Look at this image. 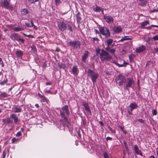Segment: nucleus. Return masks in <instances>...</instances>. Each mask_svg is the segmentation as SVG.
I'll return each instance as SVG.
<instances>
[{"label":"nucleus","instance_id":"1","mask_svg":"<svg viewBox=\"0 0 158 158\" xmlns=\"http://www.w3.org/2000/svg\"><path fill=\"white\" fill-rule=\"evenodd\" d=\"M61 109L62 110H60L61 118L60 121L64 127H68V124L69 123L68 121L67 116H68L70 114L68 106L67 105H64Z\"/></svg>","mask_w":158,"mask_h":158},{"label":"nucleus","instance_id":"2","mask_svg":"<svg viewBox=\"0 0 158 158\" xmlns=\"http://www.w3.org/2000/svg\"><path fill=\"white\" fill-rule=\"evenodd\" d=\"M81 43L78 40H71L67 43V46L72 48L73 49L77 50L80 49Z\"/></svg>","mask_w":158,"mask_h":158},{"label":"nucleus","instance_id":"3","mask_svg":"<svg viewBox=\"0 0 158 158\" xmlns=\"http://www.w3.org/2000/svg\"><path fill=\"white\" fill-rule=\"evenodd\" d=\"M124 85V89L129 91V88H133L135 86V82L132 78L128 77L126 79Z\"/></svg>","mask_w":158,"mask_h":158},{"label":"nucleus","instance_id":"4","mask_svg":"<svg viewBox=\"0 0 158 158\" xmlns=\"http://www.w3.org/2000/svg\"><path fill=\"white\" fill-rule=\"evenodd\" d=\"M126 78L125 76L122 74H119L116 77L115 81L116 83L118 84V85L121 86L125 84L126 81Z\"/></svg>","mask_w":158,"mask_h":158},{"label":"nucleus","instance_id":"5","mask_svg":"<svg viewBox=\"0 0 158 158\" xmlns=\"http://www.w3.org/2000/svg\"><path fill=\"white\" fill-rule=\"evenodd\" d=\"M100 56L102 60H108L111 58V57L109 53L103 49L101 50L100 53Z\"/></svg>","mask_w":158,"mask_h":158},{"label":"nucleus","instance_id":"6","mask_svg":"<svg viewBox=\"0 0 158 158\" xmlns=\"http://www.w3.org/2000/svg\"><path fill=\"white\" fill-rule=\"evenodd\" d=\"M10 0H4L1 3V6L9 10L12 11L14 8L12 5L10 4Z\"/></svg>","mask_w":158,"mask_h":158},{"label":"nucleus","instance_id":"7","mask_svg":"<svg viewBox=\"0 0 158 158\" xmlns=\"http://www.w3.org/2000/svg\"><path fill=\"white\" fill-rule=\"evenodd\" d=\"M99 29L101 34L105 35L106 38H108L110 37V32L107 28L102 27H99Z\"/></svg>","mask_w":158,"mask_h":158},{"label":"nucleus","instance_id":"8","mask_svg":"<svg viewBox=\"0 0 158 158\" xmlns=\"http://www.w3.org/2000/svg\"><path fill=\"white\" fill-rule=\"evenodd\" d=\"M138 106L135 102L131 103L127 109V111L128 114L130 115H132V112L133 110L137 109Z\"/></svg>","mask_w":158,"mask_h":158},{"label":"nucleus","instance_id":"9","mask_svg":"<svg viewBox=\"0 0 158 158\" xmlns=\"http://www.w3.org/2000/svg\"><path fill=\"white\" fill-rule=\"evenodd\" d=\"M58 25L59 29L60 30L63 31L65 30L66 28V24L63 21L58 22Z\"/></svg>","mask_w":158,"mask_h":158},{"label":"nucleus","instance_id":"10","mask_svg":"<svg viewBox=\"0 0 158 158\" xmlns=\"http://www.w3.org/2000/svg\"><path fill=\"white\" fill-rule=\"evenodd\" d=\"M103 18L108 23L112 24L114 22V19L111 16H107L104 15Z\"/></svg>","mask_w":158,"mask_h":158},{"label":"nucleus","instance_id":"11","mask_svg":"<svg viewBox=\"0 0 158 158\" xmlns=\"http://www.w3.org/2000/svg\"><path fill=\"white\" fill-rule=\"evenodd\" d=\"M114 45V44H113L110 47L107 46L105 49L108 52H110L112 54H114L116 51V48H113Z\"/></svg>","mask_w":158,"mask_h":158},{"label":"nucleus","instance_id":"12","mask_svg":"<svg viewBox=\"0 0 158 158\" xmlns=\"http://www.w3.org/2000/svg\"><path fill=\"white\" fill-rule=\"evenodd\" d=\"M10 37L11 40H13L14 41L15 40H17V41H19V40L20 36L18 34L14 33L11 34Z\"/></svg>","mask_w":158,"mask_h":158},{"label":"nucleus","instance_id":"13","mask_svg":"<svg viewBox=\"0 0 158 158\" xmlns=\"http://www.w3.org/2000/svg\"><path fill=\"white\" fill-rule=\"evenodd\" d=\"M89 53L88 51H85V53H84L83 55L82 56V60L83 62H85L86 60L89 56Z\"/></svg>","mask_w":158,"mask_h":158},{"label":"nucleus","instance_id":"14","mask_svg":"<svg viewBox=\"0 0 158 158\" xmlns=\"http://www.w3.org/2000/svg\"><path fill=\"white\" fill-rule=\"evenodd\" d=\"M83 106L85 108V110L87 112V114L89 115H91V112L88 104L86 103H85L83 104Z\"/></svg>","mask_w":158,"mask_h":158},{"label":"nucleus","instance_id":"15","mask_svg":"<svg viewBox=\"0 0 158 158\" xmlns=\"http://www.w3.org/2000/svg\"><path fill=\"white\" fill-rule=\"evenodd\" d=\"M145 49L146 48L145 47L142 45L138 48H136L135 51L137 53H140L144 51Z\"/></svg>","mask_w":158,"mask_h":158},{"label":"nucleus","instance_id":"16","mask_svg":"<svg viewBox=\"0 0 158 158\" xmlns=\"http://www.w3.org/2000/svg\"><path fill=\"white\" fill-rule=\"evenodd\" d=\"M72 71L73 73L75 75H77L78 73V69L76 65L73 66L72 69Z\"/></svg>","mask_w":158,"mask_h":158},{"label":"nucleus","instance_id":"17","mask_svg":"<svg viewBox=\"0 0 158 158\" xmlns=\"http://www.w3.org/2000/svg\"><path fill=\"white\" fill-rule=\"evenodd\" d=\"M98 74L97 73H94L93 75H92L91 77H90L92 81L94 83L96 81V80L98 77Z\"/></svg>","mask_w":158,"mask_h":158},{"label":"nucleus","instance_id":"18","mask_svg":"<svg viewBox=\"0 0 158 158\" xmlns=\"http://www.w3.org/2000/svg\"><path fill=\"white\" fill-rule=\"evenodd\" d=\"M10 117L12 119H14V122L15 124H17L18 122V118L16 115L15 114H12L10 115Z\"/></svg>","mask_w":158,"mask_h":158},{"label":"nucleus","instance_id":"19","mask_svg":"<svg viewBox=\"0 0 158 158\" xmlns=\"http://www.w3.org/2000/svg\"><path fill=\"white\" fill-rule=\"evenodd\" d=\"M134 150L137 154L141 156H142V154L141 153V151L139 149L138 146L136 145H135Z\"/></svg>","mask_w":158,"mask_h":158},{"label":"nucleus","instance_id":"20","mask_svg":"<svg viewBox=\"0 0 158 158\" xmlns=\"http://www.w3.org/2000/svg\"><path fill=\"white\" fill-rule=\"evenodd\" d=\"M38 95L41 99V101L42 102H47V99L44 95L41 94L40 93L38 94Z\"/></svg>","mask_w":158,"mask_h":158},{"label":"nucleus","instance_id":"21","mask_svg":"<svg viewBox=\"0 0 158 158\" xmlns=\"http://www.w3.org/2000/svg\"><path fill=\"white\" fill-rule=\"evenodd\" d=\"M122 29L120 26L114 27V31L115 33H118L122 31Z\"/></svg>","mask_w":158,"mask_h":158},{"label":"nucleus","instance_id":"22","mask_svg":"<svg viewBox=\"0 0 158 158\" xmlns=\"http://www.w3.org/2000/svg\"><path fill=\"white\" fill-rule=\"evenodd\" d=\"M16 54L18 58H21L23 55V52L21 50H18L16 52Z\"/></svg>","mask_w":158,"mask_h":158},{"label":"nucleus","instance_id":"23","mask_svg":"<svg viewBox=\"0 0 158 158\" xmlns=\"http://www.w3.org/2000/svg\"><path fill=\"white\" fill-rule=\"evenodd\" d=\"M132 39L131 38H129L128 36H125L123 37L122 39L120 40H119L118 42H123L125 40H131Z\"/></svg>","mask_w":158,"mask_h":158},{"label":"nucleus","instance_id":"24","mask_svg":"<svg viewBox=\"0 0 158 158\" xmlns=\"http://www.w3.org/2000/svg\"><path fill=\"white\" fill-rule=\"evenodd\" d=\"M141 2L139 4V5L142 6H145L147 3V0H139Z\"/></svg>","mask_w":158,"mask_h":158},{"label":"nucleus","instance_id":"25","mask_svg":"<svg viewBox=\"0 0 158 158\" xmlns=\"http://www.w3.org/2000/svg\"><path fill=\"white\" fill-rule=\"evenodd\" d=\"M13 30L15 31H19L23 30V28L22 27L19 26L13 28Z\"/></svg>","mask_w":158,"mask_h":158},{"label":"nucleus","instance_id":"26","mask_svg":"<svg viewBox=\"0 0 158 158\" xmlns=\"http://www.w3.org/2000/svg\"><path fill=\"white\" fill-rule=\"evenodd\" d=\"M81 14L80 12H78L76 15L77 18V20L78 23H80L81 22V18L80 17Z\"/></svg>","mask_w":158,"mask_h":158},{"label":"nucleus","instance_id":"27","mask_svg":"<svg viewBox=\"0 0 158 158\" xmlns=\"http://www.w3.org/2000/svg\"><path fill=\"white\" fill-rule=\"evenodd\" d=\"M113 42V40L112 39H108L106 41L107 46H110Z\"/></svg>","mask_w":158,"mask_h":158},{"label":"nucleus","instance_id":"28","mask_svg":"<svg viewBox=\"0 0 158 158\" xmlns=\"http://www.w3.org/2000/svg\"><path fill=\"white\" fill-rule=\"evenodd\" d=\"M21 14L23 15H27L28 14L27 10L26 9H23L21 10Z\"/></svg>","mask_w":158,"mask_h":158},{"label":"nucleus","instance_id":"29","mask_svg":"<svg viewBox=\"0 0 158 158\" xmlns=\"http://www.w3.org/2000/svg\"><path fill=\"white\" fill-rule=\"evenodd\" d=\"M149 24V23L148 21H146L144 22H143L141 24V28H144L145 26L147 25V24Z\"/></svg>","mask_w":158,"mask_h":158},{"label":"nucleus","instance_id":"30","mask_svg":"<svg viewBox=\"0 0 158 158\" xmlns=\"http://www.w3.org/2000/svg\"><path fill=\"white\" fill-rule=\"evenodd\" d=\"M13 109L14 112L15 113L20 112L22 110L20 108L17 107H15Z\"/></svg>","mask_w":158,"mask_h":158},{"label":"nucleus","instance_id":"31","mask_svg":"<svg viewBox=\"0 0 158 158\" xmlns=\"http://www.w3.org/2000/svg\"><path fill=\"white\" fill-rule=\"evenodd\" d=\"M114 63L117 66H118L119 67H122L124 66L125 65H124V64H126V65H127L128 64L127 63L125 62V61H124V62H123L124 64H118V63H117L116 62H114Z\"/></svg>","mask_w":158,"mask_h":158},{"label":"nucleus","instance_id":"32","mask_svg":"<svg viewBox=\"0 0 158 158\" xmlns=\"http://www.w3.org/2000/svg\"><path fill=\"white\" fill-rule=\"evenodd\" d=\"M101 9L102 8H101L100 7H99L97 5L96 6L95 8H93L95 12H100V11L101 10Z\"/></svg>","mask_w":158,"mask_h":158},{"label":"nucleus","instance_id":"33","mask_svg":"<svg viewBox=\"0 0 158 158\" xmlns=\"http://www.w3.org/2000/svg\"><path fill=\"white\" fill-rule=\"evenodd\" d=\"M88 75V76L91 77L92 75L94 74V72L91 69H89L87 72Z\"/></svg>","mask_w":158,"mask_h":158},{"label":"nucleus","instance_id":"34","mask_svg":"<svg viewBox=\"0 0 158 158\" xmlns=\"http://www.w3.org/2000/svg\"><path fill=\"white\" fill-rule=\"evenodd\" d=\"M8 96V95L6 93L4 92L0 94V97L2 98H6Z\"/></svg>","mask_w":158,"mask_h":158},{"label":"nucleus","instance_id":"35","mask_svg":"<svg viewBox=\"0 0 158 158\" xmlns=\"http://www.w3.org/2000/svg\"><path fill=\"white\" fill-rule=\"evenodd\" d=\"M13 120L12 118L10 117H8L6 119V123H13Z\"/></svg>","mask_w":158,"mask_h":158},{"label":"nucleus","instance_id":"36","mask_svg":"<svg viewBox=\"0 0 158 158\" xmlns=\"http://www.w3.org/2000/svg\"><path fill=\"white\" fill-rule=\"evenodd\" d=\"M59 67L60 69H64L66 67V65L64 64H62V63H59L58 64Z\"/></svg>","mask_w":158,"mask_h":158},{"label":"nucleus","instance_id":"37","mask_svg":"<svg viewBox=\"0 0 158 158\" xmlns=\"http://www.w3.org/2000/svg\"><path fill=\"white\" fill-rule=\"evenodd\" d=\"M7 81V80L6 78L4 79V80L0 82V85H4L6 84Z\"/></svg>","mask_w":158,"mask_h":158},{"label":"nucleus","instance_id":"38","mask_svg":"<svg viewBox=\"0 0 158 158\" xmlns=\"http://www.w3.org/2000/svg\"><path fill=\"white\" fill-rule=\"evenodd\" d=\"M93 42L94 43H97L99 41V39L97 37L93 38Z\"/></svg>","mask_w":158,"mask_h":158},{"label":"nucleus","instance_id":"39","mask_svg":"<svg viewBox=\"0 0 158 158\" xmlns=\"http://www.w3.org/2000/svg\"><path fill=\"white\" fill-rule=\"evenodd\" d=\"M152 114L153 115H155L157 114V111L156 109H153L152 110Z\"/></svg>","mask_w":158,"mask_h":158},{"label":"nucleus","instance_id":"40","mask_svg":"<svg viewBox=\"0 0 158 158\" xmlns=\"http://www.w3.org/2000/svg\"><path fill=\"white\" fill-rule=\"evenodd\" d=\"M108 129L111 131L113 133H115V130L114 129H112L108 125Z\"/></svg>","mask_w":158,"mask_h":158},{"label":"nucleus","instance_id":"41","mask_svg":"<svg viewBox=\"0 0 158 158\" xmlns=\"http://www.w3.org/2000/svg\"><path fill=\"white\" fill-rule=\"evenodd\" d=\"M6 155V151L4 150L2 153V158H5Z\"/></svg>","mask_w":158,"mask_h":158},{"label":"nucleus","instance_id":"42","mask_svg":"<svg viewBox=\"0 0 158 158\" xmlns=\"http://www.w3.org/2000/svg\"><path fill=\"white\" fill-rule=\"evenodd\" d=\"M23 35L25 36L28 37L29 38H33L34 36L31 35H27L25 33H23Z\"/></svg>","mask_w":158,"mask_h":158},{"label":"nucleus","instance_id":"43","mask_svg":"<svg viewBox=\"0 0 158 158\" xmlns=\"http://www.w3.org/2000/svg\"><path fill=\"white\" fill-rule=\"evenodd\" d=\"M100 49L99 48H98L97 49H96V54L97 55H98L99 54H100Z\"/></svg>","mask_w":158,"mask_h":158},{"label":"nucleus","instance_id":"44","mask_svg":"<svg viewBox=\"0 0 158 158\" xmlns=\"http://www.w3.org/2000/svg\"><path fill=\"white\" fill-rule=\"evenodd\" d=\"M31 50L33 51L34 52H36V48L35 47L34 45H32L31 46Z\"/></svg>","mask_w":158,"mask_h":158},{"label":"nucleus","instance_id":"45","mask_svg":"<svg viewBox=\"0 0 158 158\" xmlns=\"http://www.w3.org/2000/svg\"><path fill=\"white\" fill-rule=\"evenodd\" d=\"M152 39L155 41L158 40V35H157L153 36Z\"/></svg>","mask_w":158,"mask_h":158},{"label":"nucleus","instance_id":"46","mask_svg":"<svg viewBox=\"0 0 158 158\" xmlns=\"http://www.w3.org/2000/svg\"><path fill=\"white\" fill-rule=\"evenodd\" d=\"M18 139L15 138H13L11 140L12 142V143H15V142L17 141Z\"/></svg>","mask_w":158,"mask_h":158},{"label":"nucleus","instance_id":"47","mask_svg":"<svg viewBox=\"0 0 158 158\" xmlns=\"http://www.w3.org/2000/svg\"><path fill=\"white\" fill-rule=\"evenodd\" d=\"M158 11V9H154L153 10H149V12L150 13H154L155 12Z\"/></svg>","mask_w":158,"mask_h":158},{"label":"nucleus","instance_id":"48","mask_svg":"<svg viewBox=\"0 0 158 158\" xmlns=\"http://www.w3.org/2000/svg\"><path fill=\"white\" fill-rule=\"evenodd\" d=\"M0 64H1L2 65V67H4V64L3 63L2 59L1 58H0Z\"/></svg>","mask_w":158,"mask_h":158},{"label":"nucleus","instance_id":"49","mask_svg":"<svg viewBox=\"0 0 158 158\" xmlns=\"http://www.w3.org/2000/svg\"><path fill=\"white\" fill-rule=\"evenodd\" d=\"M55 2L56 5H59L60 3V0H55Z\"/></svg>","mask_w":158,"mask_h":158},{"label":"nucleus","instance_id":"50","mask_svg":"<svg viewBox=\"0 0 158 158\" xmlns=\"http://www.w3.org/2000/svg\"><path fill=\"white\" fill-rule=\"evenodd\" d=\"M140 123H144V121L142 119H139L137 120Z\"/></svg>","mask_w":158,"mask_h":158},{"label":"nucleus","instance_id":"51","mask_svg":"<svg viewBox=\"0 0 158 158\" xmlns=\"http://www.w3.org/2000/svg\"><path fill=\"white\" fill-rule=\"evenodd\" d=\"M31 3H33L38 1V0H28Z\"/></svg>","mask_w":158,"mask_h":158},{"label":"nucleus","instance_id":"52","mask_svg":"<svg viewBox=\"0 0 158 158\" xmlns=\"http://www.w3.org/2000/svg\"><path fill=\"white\" fill-rule=\"evenodd\" d=\"M20 41L22 44H24L25 40L21 38L20 37L19 38L18 41Z\"/></svg>","mask_w":158,"mask_h":158},{"label":"nucleus","instance_id":"53","mask_svg":"<svg viewBox=\"0 0 158 158\" xmlns=\"http://www.w3.org/2000/svg\"><path fill=\"white\" fill-rule=\"evenodd\" d=\"M103 156L104 158H109L108 154L106 153H103Z\"/></svg>","mask_w":158,"mask_h":158},{"label":"nucleus","instance_id":"54","mask_svg":"<svg viewBox=\"0 0 158 158\" xmlns=\"http://www.w3.org/2000/svg\"><path fill=\"white\" fill-rule=\"evenodd\" d=\"M22 135V133L20 131H19L16 134V136L17 137H19L21 136Z\"/></svg>","mask_w":158,"mask_h":158},{"label":"nucleus","instance_id":"55","mask_svg":"<svg viewBox=\"0 0 158 158\" xmlns=\"http://www.w3.org/2000/svg\"><path fill=\"white\" fill-rule=\"evenodd\" d=\"M68 29L71 32H73V29L71 26L70 25H68Z\"/></svg>","mask_w":158,"mask_h":158},{"label":"nucleus","instance_id":"56","mask_svg":"<svg viewBox=\"0 0 158 158\" xmlns=\"http://www.w3.org/2000/svg\"><path fill=\"white\" fill-rule=\"evenodd\" d=\"M26 26L28 27H32V26H31V25L29 23H27L26 22L25 23Z\"/></svg>","mask_w":158,"mask_h":158},{"label":"nucleus","instance_id":"57","mask_svg":"<svg viewBox=\"0 0 158 158\" xmlns=\"http://www.w3.org/2000/svg\"><path fill=\"white\" fill-rule=\"evenodd\" d=\"M31 26H32V27H34V28L36 27V26L34 25L33 23V21L31 20Z\"/></svg>","mask_w":158,"mask_h":158},{"label":"nucleus","instance_id":"58","mask_svg":"<svg viewBox=\"0 0 158 158\" xmlns=\"http://www.w3.org/2000/svg\"><path fill=\"white\" fill-rule=\"evenodd\" d=\"M94 32H95L96 34H100V32L97 29H95L94 30Z\"/></svg>","mask_w":158,"mask_h":158},{"label":"nucleus","instance_id":"59","mask_svg":"<svg viewBox=\"0 0 158 158\" xmlns=\"http://www.w3.org/2000/svg\"><path fill=\"white\" fill-rule=\"evenodd\" d=\"M46 85H50L52 84V82L49 81L46 83Z\"/></svg>","mask_w":158,"mask_h":158},{"label":"nucleus","instance_id":"60","mask_svg":"<svg viewBox=\"0 0 158 158\" xmlns=\"http://www.w3.org/2000/svg\"><path fill=\"white\" fill-rule=\"evenodd\" d=\"M45 92L47 93H48L49 94H52V93H51V92L50 90H46L45 91Z\"/></svg>","mask_w":158,"mask_h":158},{"label":"nucleus","instance_id":"61","mask_svg":"<svg viewBox=\"0 0 158 158\" xmlns=\"http://www.w3.org/2000/svg\"><path fill=\"white\" fill-rule=\"evenodd\" d=\"M112 139V138L109 136L107 137L106 138V140H111Z\"/></svg>","mask_w":158,"mask_h":158},{"label":"nucleus","instance_id":"62","mask_svg":"<svg viewBox=\"0 0 158 158\" xmlns=\"http://www.w3.org/2000/svg\"><path fill=\"white\" fill-rule=\"evenodd\" d=\"M77 134H78V136L79 137H81V134H80V131H77Z\"/></svg>","mask_w":158,"mask_h":158},{"label":"nucleus","instance_id":"63","mask_svg":"<svg viewBox=\"0 0 158 158\" xmlns=\"http://www.w3.org/2000/svg\"><path fill=\"white\" fill-rule=\"evenodd\" d=\"M2 122L4 123H5L6 122V119L5 118L2 119Z\"/></svg>","mask_w":158,"mask_h":158},{"label":"nucleus","instance_id":"64","mask_svg":"<svg viewBox=\"0 0 158 158\" xmlns=\"http://www.w3.org/2000/svg\"><path fill=\"white\" fill-rule=\"evenodd\" d=\"M35 106L37 108H39L40 107V106L38 104H35Z\"/></svg>","mask_w":158,"mask_h":158}]
</instances>
